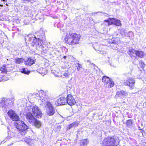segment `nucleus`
Instances as JSON below:
<instances>
[{"mask_svg": "<svg viewBox=\"0 0 146 146\" xmlns=\"http://www.w3.org/2000/svg\"><path fill=\"white\" fill-rule=\"evenodd\" d=\"M44 32L41 30L36 33L35 35L29 34L25 37V40H27L29 42H32L31 44L32 47H35L37 50H39L42 48L44 53H46L48 51H50L53 47L48 48L44 44L45 42L44 40L45 39Z\"/></svg>", "mask_w": 146, "mask_h": 146, "instance_id": "f257e3e1", "label": "nucleus"}, {"mask_svg": "<svg viewBox=\"0 0 146 146\" xmlns=\"http://www.w3.org/2000/svg\"><path fill=\"white\" fill-rule=\"evenodd\" d=\"M80 38V35L76 34L69 33L66 34L64 40L65 42L68 44L74 45L78 44Z\"/></svg>", "mask_w": 146, "mask_h": 146, "instance_id": "f03ea898", "label": "nucleus"}, {"mask_svg": "<svg viewBox=\"0 0 146 146\" xmlns=\"http://www.w3.org/2000/svg\"><path fill=\"white\" fill-rule=\"evenodd\" d=\"M118 137L113 136L108 137L105 139L103 142V146H117L119 143Z\"/></svg>", "mask_w": 146, "mask_h": 146, "instance_id": "7ed1b4c3", "label": "nucleus"}, {"mask_svg": "<svg viewBox=\"0 0 146 146\" xmlns=\"http://www.w3.org/2000/svg\"><path fill=\"white\" fill-rule=\"evenodd\" d=\"M15 126L22 135L26 133L29 128V127L23 121H19L15 124Z\"/></svg>", "mask_w": 146, "mask_h": 146, "instance_id": "20e7f679", "label": "nucleus"}, {"mask_svg": "<svg viewBox=\"0 0 146 146\" xmlns=\"http://www.w3.org/2000/svg\"><path fill=\"white\" fill-rule=\"evenodd\" d=\"M45 106L46 108L47 114L49 116L53 115L55 113V111L54 108L52 104L49 102L46 101L44 103Z\"/></svg>", "mask_w": 146, "mask_h": 146, "instance_id": "39448f33", "label": "nucleus"}, {"mask_svg": "<svg viewBox=\"0 0 146 146\" xmlns=\"http://www.w3.org/2000/svg\"><path fill=\"white\" fill-rule=\"evenodd\" d=\"M33 114L36 118H40L42 116V113L40 110L36 106L32 107Z\"/></svg>", "mask_w": 146, "mask_h": 146, "instance_id": "423d86ee", "label": "nucleus"}, {"mask_svg": "<svg viewBox=\"0 0 146 146\" xmlns=\"http://www.w3.org/2000/svg\"><path fill=\"white\" fill-rule=\"evenodd\" d=\"M104 21L108 23L109 25L114 24L117 26H120L121 25V23L119 20L115 18H109Z\"/></svg>", "mask_w": 146, "mask_h": 146, "instance_id": "0eeeda50", "label": "nucleus"}, {"mask_svg": "<svg viewBox=\"0 0 146 146\" xmlns=\"http://www.w3.org/2000/svg\"><path fill=\"white\" fill-rule=\"evenodd\" d=\"M135 80L134 78L132 77L129 78L127 80L124 81V84L128 86L131 89H133L134 87Z\"/></svg>", "mask_w": 146, "mask_h": 146, "instance_id": "6e6552de", "label": "nucleus"}, {"mask_svg": "<svg viewBox=\"0 0 146 146\" xmlns=\"http://www.w3.org/2000/svg\"><path fill=\"white\" fill-rule=\"evenodd\" d=\"M7 114L13 121H17L19 119V116L15 112L12 110H9Z\"/></svg>", "mask_w": 146, "mask_h": 146, "instance_id": "1a4fd4ad", "label": "nucleus"}, {"mask_svg": "<svg viewBox=\"0 0 146 146\" xmlns=\"http://www.w3.org/2000/svg\"><path fill=\"white\" fill-rule=\"evenodd\" d=\"M67 103L70 106L74 105L76 101L71 94H68L66 96Z\"/></svg>", "mask_w": 146, "mask_h": 146, "instance_id": "9d476101", "label": "nucleus"}, {"mask_svg": "<svg viewBox=\"0 0 146 146\" xmlns=\"http://www.w3.org/2000/svg\"><path fill=\"white\" fill-rule=\"evenodd\" d=\"M66 103V97H61L55 102L56 104H57V106L65 105Z\"/></svg>", "mask_w": 146, "mask_h": 146, "instance_id": "9b49d317", "label": "nucleus"}, {"mask_svg": "<svg viewBox=\"0 0 146 146\" xmlns=\"http://www.w3.org/2000/svg\"><path fill=\"white\" fill-rule=\"evenodd\" d=\"M26 117L27 119L30 123L33 121V120H34L35 119L34 117L30 112H27L26 115Z\"/></svg>", "mask_w": 146, "mask_h": 146, "instance_id": "f8f14e48", "label": "nucleus"}, {"mask_svg": "<svg viewBox=\"0 0 146 146\" xmlns=\"http://www.w3.org/2000/svg\"><path fill=\"white\" fill-rule=\"evenodd\" d=\"M128 53L132 58L137 59L136 50L134 49H130L128 52Z\"/></svg>", "mask_w": 146, "mask_h": 146, "instance_id": "ddd939ff", "label": "nucleus"}, {"mask_svg": "<svg viewBox=\"0 0 146 146\" xmlns=\"http://www.w3.org/2000/svg\"><path fill=\"white\" fill-rule=\"evenodd\" d=\"M116 93L117 95L119 97L122 98H124L125 97L127 96L128 95L127 93L125 91H124L123 90H121L119 91H117Z\"/></svg>", "mask_w": 146, "mask_h": 146, "instance_id": "4468645a", "label": "nucleus"}, {"mask_svg": "<svg viewBox=\"0 0 146 146\" xmlns=\"http://www.w3.org/2000/svg\"><path fill=\"white\" fill-rule=\"evenodd\" d=\"M30 123L32 124L37 128H39L41 126L40 122L35 118L34 119V120H33V121Z\"/></svg>", "mask_w": 146, "mask_h": 146, "instance_id": "2eb2a0df", "label": "nucleus"}, {"mask_svg": "<svg viewBox=\"0 0 146 146\" xmlns=\"http://www.w3.org/2000/svg\"><path fill=\"white\" fill-rule=\"evenodd\" d=\"M133 34V33L131 31L129 32L127 34V33L125 32V30L124 29H121L120 30V34L123 37L127 35L128 36L130 37V36L129 35H132Z\"/></svg>", "mask_w": 146, "mask_h": 146, "instance_id": "dca6fc26", "label": "nucleus"}, {"mask_svg": "<svg viewBox=\"0 0 146 146\" xmlns=\"http://www.w3.org/2000/svg\"><path fill=\"white\" fill-rule=\"evenodd\" d=\"M25 65L28 66H31L35 63V61L31 58H28L27 61L25 60Z\"/></svg>", "mask_w": 146, "mask_h": 146, "instance_id": "f3484780", "label": "nucleus"}, {"mask_svg": "<svg viewBox=\"0 0 146 146\" xmlns=\"http://www.w3.org/2000/svg\"><path fill=\"white\" fill-rule=\"evenodd\" d=\"M25 61V60L23 58H19L17 57L14 59V62L16 64H20L23 63Z\"/></svg>", "mask_w": 146, "mask_h": 146, "instance_id": "a211bd4d", "label": "nucleus"}, {"mask_svg": "<svg viewBox=\"0 0 146 146\" xmlns=\"http://www.w3.org/2000/svg\"><path fill=\"white\" fill-rule=\"evenodd\" d=\"M114 84V83L113 81L110 80L106 84L104 85L106 87L108 88H111L113 87Z\"/></svg>", "mask_w": 146, "mask_h": 146, "instance_id": "6ab92c4d", "label": "nucleus"}, {"mask_svg": "<svg viewBox=\"0 0 146 146\" xmlns=\"http://www.w3.org/2000/svg\"><path fill=\"white\" fill-rule=\"evenodd\" d=\"M144 55V53L141 50H136V56H138L139 57L143 58Z\"/></svg>", "mask_w": 146, "mask_h": 146, "instance_id": "aec40b11", "label": "nucleus"}, {"mask_svg": "<svg viewBox=\"0 0 146 146\" xmlns=\"http://www.w3.org/2000/svg\"><path fill=\"white\" fill-rule=\"evenodd\" d=\"M6 66V65H4L0 68V73H7V69Z\"/></svg>", "mask_w": 146, "mask_h": 146, "instance_id": "412c9836", "label": "nucleus"}, {"mask_svg": "<svg viewBox=\"0 0 146 146\" xmlns=\"http://www.w3.org/2000/svg\"><path fill=\"white\" fill-rule=\"evenodd\" d=\"M133 123V120L132 119H129L127 120L126 123L127 126L130 128H131L132 127V125Z\"/></svg>", "mask_w": 146, "mask_h": 146, "instance_id": "4be33fe9", "label": "nucleus"}, {"mask_svg": "<svg viewBox=\"0 0 146 146\" xmlns=\"http://www.w3.org/2000/svg\"><path fill=\"white\" fill-rule=\"evenodd\" d=\"M21 72L23 74L28 75L30 72V71L28 70V69L25 68H22L20 69Z\"/></svg>", "mask_w": 146, "mask_h": 146, "instance_id": "5701e85b", "label": "nucleus"}, {"mask_svg": "<svg viewBox=\"0 0 146 146\" xmlns=\"http://www.w3.org/2000/svg\"><path fill=\"white\" fill-rule=\"evenodd\" d=\"M78 125V123L77 122H75L72 123L69 125L67 127V129H70L71 128L73 127H76Z\"/></svg>", "mask_w": 146, "mask_h": 146, "instance_id": "b1692460", "label": "nucleus"}, {"mask_svg": "<svg viewBox=\"0 0 146 146\" xmlns=\"http://www.w3.org/2000/svg\"><path fill=\"white\" fill-rule=\"evenodd\" d=\"M80 143V146H86L88 144V142L87 139H86L81 141Z\"/></svg>", "mask_w": 146, "mask_h": 146, "instance_id": "393cba45", "label": "nucleus"}, {"mask_svg": "<svg viewBox=\"0 0 146 146\" xmlns=\"http://www.w3.org/2000/svg\"><path fill=\"white\" fill-rule=\"evenodd\" d=\"M110 80V78L107 76H104L102 78V82L104 84V85Z\"/></svg>", "mask_w": 146, "mask_h": 146, "instance_id": "a878e982", "label": "nucleus"}, {"mask_svg": "<svg viewBox=\"0 0 146 146\" xmlns=\"http://www.w3.org/2000/svg\"><path fill=\"white\" fill-rule=\"evenodd\" d=\"M109 42L111 44H115L116 45L118 43V39L117 38H113L112 39L109 41Z\"/></svg>", "mask_w": 146, "mask_h": 146, "instance_id": "bb28decb", "label": "nucleus"}, {"mask_svg": "<svg viewBox=\"0 0 146 146\" xmlns=\"http://www.w3.org/2000/svg\"><path fill=\"white\" fill-rule=\"evenodd\" d=\"M15 133L12 132H11L10 130L8 131V138L13 137L15 135Z\"/></svg>", "mask_w": 146, "mask_h": 146, "instance_id": "cd10ccee", "label": "nucleus"}, {"mask_svg": "<svg viewBox=\"0 0 146 146\" xmlns=\"http://www.w3.org/2000/svg\"><path fill=\"white\" fill-rule=\"evenodd\" d=\"M5 98H2L0 100V104L3 107L5 106Z\"/></svg>", "mask_w": 146, "mask_h": 146, "instance_id": "c85d7f7f", "label": "nucleus"}, {"mask_svg": "<svg viewBox=\"0 0 146 146\" xmlns=\"http://www.w3.org/2000/svg\"><path fill=\"white\" fill-rule=\"evenodd\" d=\"M33 141V140L29 138H27L25 139V142L26 143L29 144H32Z\"/></svg>", "mask_w": 146, "mask_h": 146, "instance_id": "c756f323", "label": "nucleus"}, {"mask_svg": "<svg viewBox=\"0 0 146 146\" xmlns=\"http://www.w3.org/2000/svg\"><path fill=\"white\" fill-rule=\"evenodd\" d=\"M76 65L77 67V70L78 71H79L82 68V65L79 63H76Z\"/></svg>", "mask_w": 146, "mask_h": 146, "instance_id": "7c9ffc66", "label": "nucleus"}, {"mask_svg": "<svg viewBox=\"0 0 146 146\" xmlns=\"http://www.w3.org/2000/svg\"><path fill=\"white\" fill-rule=\"evenodd\" d=\"M11 101V100L9 99H7L5 98V105H6L7 106L8 104H9V103L11 102L12 101Z\"/></svg>", "mask_w": 146, "mask_h": 146, "instance_id": "2f4dec72", "label": "nucleus"}, {"mask_svg": "<svg viewBox=\"0 0 146 146\" xmlns=\"http://www.w3.org/2000/svg\"><path fill=\"white\" fill-rule=\"evenodd\" d=\"M95 50L97 51H98V53H100L101 54H105L106 53V52L105 51H104L103 50H97L96 49H95Z\"/></svg>", "mask_w": 146, "mask_h": 146, "instance_id": "473e14b6", "label": "nucleus"}, {"mask_svg": "<svg viewBox=\"0 0 146 146\" xmlns=\"http://www.w3.org/2000/svg\"><path fill=\"white\" fill-rule=\"evenodd\" d=\"M12 30L13 31H15V33H16L17 32H19L21 31V30H20L19 28L16 27H13Z\"/></svg>", "mask_w": 146, "mask_h": 146, "instance_id": "72a5a7b5", "label": "nucleus"}, {"mask_svg": "<svg viewBox=\"0 0 146 146\" xmlns=\"http://www.w3.org/2000/svg\"><path fill=\"white\" fill-rule=\"evenodd\" d=\"M39 94H42V96L43 97V98L42 99V102H43V100L44 99V97H43V96H45V94L43 90H40L39 92Z\"/></svg>", "mask_w": 146, "mask_h": 146, "instance_id": "f704fd0d", "label": "nucleus"}, {"mask_svg": "<svg viewBox=\"0 0 146 146\" xmlns=\"http://www.w3.org/2000/svg\"><path fill=\"white\" fill-rule=\"evenodd\" d=\"M23 3H31V0H22Z\"/></svg>", "mask_w": 146, "mask_h": 146, "instance_id": "c9c22d12", "label": "nucleus"}, {"mask_svg": "<svg viewBox=\"0 0 146 146\" xmlns=\"http://www.w3.org/2000/svg\"><path fill=\"white\" fill-rule=\"evenodd\" d=\"M69 75V72H66L63 74V75L66 77L68 76Z\"/></svg>", "mask_w": 146, "mask_h": 146, "instance_id": "e433bc0d", "label": "nucleus"}, {"mask_svg": "<svg viewBox=\"0 0 146 146\" xmlns=\"http://www.w3.org/2000/svg\"><path fill=\"white\" fill-rule=\"evenodd\" d=\"M0 20L3 21H6V19L5 17H1L0 18Z\"/></svg>", "mask_w": 146, "mask_h": 146, "instance_id": "4c0bfd02", "label": "nucleus"}, {"mask_svg": "<svg viewBox=\"0 0 146 146\" xmlns=\"http://www.w3.org/2000/svg\"><path fill=\"white\" fill-rule=\"evenodd\" d=\"M60 25L61 27H62L63 26V25L62 24H58L57 25V27L58 28H59V27L60 26Z\"/></svg>", "mask_w": 146, "mask_h": 146, "instance_id": "58836bf2", "label": "nucleus"}, {"mask_svg": "<svg viewBox=\"0 0 146 146\" xmlns=\"http://www.w3.org/2000/svg\"><path fill=\"white\" fill-rule=\"evenodd\" d=\"M141 64L142 65V67L143 68V67L145 66V64H144V63L143 62H141Z\"/></svg>", "mask_w": 146, "mask_h": 146, "instance_id": "ea45409f", "label": "nucleus"}, {"mask_svg": "<svg viewBox=\"0 0 146 146\" xmlns=\"http://www.w3.org/2000/svg\"><path fill=\"white\" fill-rule=\"evenodd\" d=\"M61 128V127L59 125L57 127V129H60Z\"/></svg>", "mask_w": 146, "mask_h": 146, "instance_id": "a19ab883", "label": "nucleus"}, {"mask_svg": "<svg viewBox=\"0 0 146 146\" xmlns=\"http://www.w3.org/2000/svg\"><path fill=\"white\" fill-rule=\"evenodd\" d=\"M15 32L13 33L12 34V37L13 38L14 37L15 34Z\"/></svg>", "mask_w": 146, "mask_h": 146, "instance_id": "79ce46f5", "label": "nucleus"}, {"mask_svg": "<svg viewBox=\"0 0 146 146\" xmlns=\"http://www.w3.org/2000/svg\"><path fill=\"white\" fill-rule=\"evenodd\" d=\"M63 58L65 60H66V58H67V56H63Z\"/></svg>", "mask_w": 146, "mask_h": 146, "instance_id": "37998d69", "label": "nucleus"}, {"mask_svg": "<svg viewBox=\"0 0 146 146\" xmlns=\"http://www.w3.org/2000/svg\"><path fill=\"white\" fill-rule=\"evenodd\" d=\"M6 1V0H0V2H4L5 1Z\"/></svg>", "mask_w": 146, "mask_h": 146, "instance_id": "c03bdc74", "label": "nucleus"}, {"mask_svg": "<svg viewBox=\"0 0 146 146\" xmlns=\"http://www.w3.org/2000/svg\"><path fill=\"white\" fill-rule=\"evenodd\" d=\"M92 64L93 65V66H96L94 64L92 63Z\"/></svg>", "mask_w": 146, "mask_h": 146, "instance_id": "a18cd8bd", "label": "nucleus"}, {"mask_svg": "<svg viewBox=\"0 0 146 146\" xmlns=\"http://www.w3.org/2000/svg\"><path fill=\"white\" fill-rule=\"evenodd\" d=\"M26 20H25V21H24V23H25V25L27 24H28L25 23V22H26Z\"/></svg>", "mask_w": 146, "mask_h": 146, "instance_id": "49530a36", "label": "nucleus"}, {"mask_svg": "<svg viewBox=\"0 0 146 146\" xmlns=\"http://www.w3.org/2000/svg\"><path fill=\"white\" fill-rule=\"evenodd\" d=\"M54 53V54H55L56 53V52H54V50H52V53Z\"/></svg>", "mask_w": 146, "mask_h": 146, "instance_id": "de8ad7c7", "label": "nucleus"}, {"mask_svg": "<svg viewBox=\"0 0 146 146\" xmlns=\"http://www.w3.org/2000/svg\"><path fill=\"white\" fill-rule=\"evenodd\" d=\"M1 78V76L0 75V81H1L2 80H1V79H2Z\"/></svg>", "mask_w": 146, "mask_h": 146, "instance_id": "09e8293b", "label": "nucleus"}, {"mask_svg": "<svg viewBox=\"0 0 146 146\" xmlns=\"http://www.w3.org/2000/svg\"><path fill=\"white\" fill-rule=\"evenodd\" d=\"M139 129L140 130H142V129H140V127H139Z\"/></svg>", "mask_w": 146, "mask_h": 146, "instance_id": "8fccbe9b", "label": "nucleus"}, {"mask_svg": "<svg viewBox=\"0 0 146 146\" xmlns=\"http://www.w3.org/2000/svg\"><path fill=\"white\" fill-rule=\"evenodd\" d=\"M7 129L8 130H9V127H7Z\"/></svg>", "mask_w": 146, "mask_h": 146, "instance_id": "3c124183", "label": "nucleus"}, {"mask_svg": "<svg viewBox=\"0 0 146 146\" xmlns=\"http://www.w3.org/2000/svg\"><path fill=\"white\" fill-rule=\"evenodd\" d=\"M87 61L88 62H89L90 61V60H87Z\"/></svg>", "mask_w": 146, "mask_h": 146, "instance_id": "603ef678", "label": "nucleus"}, {"mask_svg": "<svg viewBox=\"0 0 146 146\" xmlns=\"http://www.w3.org/2000/svg\"><path fill=\"white\" fill-rule=\"evenodd\" d=\"M143 132L144 131V130H142V133L143 132Z\"/></svg>", "mask_w": 146, "mask_h": 146, "instance_id": "864d4df0", "label": "nucleus"}, {"mask_svg": "<svg viewBox=\"0 0 146 146\" xmlns=\"http://www.w3.org/2000/svg\"><path fill=\"white\" fill-rule=\"evenodd\" d=\"M14 99V98H13V99H12L13 100H13V99Z\"/></svg>", "mask_w": 146, "mask_h": 146, "instance_id": "5fc2aeb1", "label": "nucleus"}, {"mask_svg": "<svg viewBox=\"0 0 146 146\" xmlns=\"http://www.w3.org/2000/svg\"><path fill=\"white\" fill-rule=\"evenodd\" d=\"M0 23H1V24H3V23H1V22H0Z\"/></svg>", "mask_w": 146, "mask_h": 146, "instance_id": "6e6d98bb", "label": "nucleus"}, {"mask_svg": "<svg viewBox=\"0 0 146 146\" xmlns=\"http://www.w3.org/2000/svg\"><path fill=\"white\" fill-rule=\"evenodd\" d=\"M100 72H101V73H102V72L101 71H100Z\"/></svg>", "mask_w": 146, "mask_h": 146, "instance_id": "4d7b16f0", "label": "nucleus"}]
</instances>
